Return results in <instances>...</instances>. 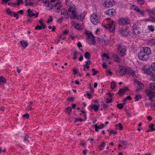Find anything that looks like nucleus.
<instances>
[{"instance_id": "obj_16", "label": "nucleus", "mask_w": 155, "mask_h": 155, "mask_svg": "<svg viewBox=\"0 0 155 155\" xmlns=\"http://www.w3.org/2000/svg\"><path fill=\"white\" fill-rule=\"evenodd\" d=\"M128 90V88L127 87H125V88H122L120 89L118 92L117 93L120 96H122V94H124L125 93L126 91Z\"/></svg>"}, {"instance_id": "obj_8", "label": "nucleus", "mask_w": 155, "mask_h": 155, "mask_svg": "<svg viewBox=\"0 0 155 155\" xmlns=\"http://www.w3.org/2000/svg\"><path fill=\"white\" fill-rule=\"evenodd\" d=\"M145 93L150 101H152V99L155 97V92L151 90H146Z\"/></svg>"}, {"instance_id": "obj_38", "label": "nucleus", "mask_w": 155, "mask_h": 155, "mask_svg": "<svg viewBox=\"0 0 155 155\" xmlns=\"http://www.w3.org/2000/svg\"><path fill=\"white\" fill-rule=\"evenodd\" d=\"M92 72H93V73L92 74L93 76L99 73V71H97L95 70L94 68L92 69Z\"/></svg>"}, {"instance_id": "obj_30", "label": "nucleus", "mask_w": 155, "mask_h": 155, "mask_svg": "<svg viewBox=\"0 0 155 155\" xmlns=\"http://www.w3.org/2000/svg\"><path fill=\"white\" fill-rule=\"evenodd\" d=\"M149 43L150 45H155V40L153 39H150L149 41Z\"/></svg>"}, {"instance_id": "obj_20", "label": "nucleus", "mask_w": 155, "mask_h": 155, "mask_svg": "<svg viewBox=\"0 0 155 155\" xmlns=\"http://www.w3.org/2000/svg\"><path fill=\"white\" fill-rule=\"evenodd\" d=\"M100 106L99 104H93L91 105V107L93 109L95 112L98 111Z\"/></svg>"}, {"instance_id": "obj_59", "label": "nucleus", "mask_w": 155, "mask_h": 155, "mask_svg": "<svg viewBox=\"0 0 155 155\" xmlns=\"http://www.w3.org/2000/svg\"><path fill=\"white\" fill-rule=\"evenodd\" d=\"M150 18L152 19V20H151V21L154 22H155V18L153 17V16H150L149 17Z\"/></svg>"}, {"instance_id": "obj_25", "label": "nucleus", "mask_w": 155, "mask_h": 155, "mask_svg": "<svg viewBox=\"0 0 155 155\" xmlns=\"http://www.w3.org/2000/svg\"><path fill=\"white\" fill-rule=\"evenodd\" d=\"M143 87H144L143 84H142V85H140V86H137V88L136 89V91L137 92H138L139 91L142 90L143 88Z\"/></svg>"}, {"instance_id": "obj_13", "label": "nucleus", "mask_w": 155, "mask_h": 155, "mask_svg": "<svg viewBox=\"0 0 155 155\" xmlns=\"http://www.w3.org/2000/svg\"><path fill=\"white\" fill-rule=\"evenodd\" d=\"M106 14L107 15L113 16L116 15V12L115 10L113 9H108L106 12Z\"/></svg>"}, {"instance_id": "obj_41", "label": "nucleus", "mask_w": 155, "mask_h": 155, "mask_svg": "<svg viewBox=\"0 0 155 155\" xmlns=\"http://www.w3.org/2000/svg\"><path fill=\"white\" fill-rule=\"evenodd\" d=\"M135 83H137L138 85V86H140L142 85V84H143L141 82L138 81L137 79H135Z\"/></svg>"}, {"instance_id": "obj_36", "label": "nucleus", "mask_w": 155, "mask_h": 155, "mask_svg": "<svg viewBox=\"0 0 155 155\" xmlns=\"http://www.w3.org/2000/svg\"><path fill=\"white\" fill-rule=\"evenodd\" d=\"M116 87V84L115 82L112 81L111 83L110 87L111 89H114Z\"/></svg>"}, {"instance_id": "obj_28", "label": "nucleus", "mask_w": 155, "mask_h": 155, "mask_svg": "<svg viewBox=\"0 0 155 155\" xmlns=\"http://www.w3.org/2000/svg\"><path fill=\"white\" fill-rule=\"evenodd\" d=\"M154 125L153 124H150L149 126V127L150 128V130L151 131H155V128H154Z\"/></svg>"}, {"instance_id": "obj_55", "label": "nucleus", "mask_w": 155, "mask_h": 155, "mask_svg": "<svg viewBox=\"0 0 155 155\" xmlns=\"http://www.w3.org/2000/svg\"><path fill=\"white\" fill-rule=\"evenodd\" d=\"M42 28V27L41 26H39V25H38L36 26L35 28V29L37 30H40Z\"/></svg>"}, {"instance_id": "obj_27", "label": "nucleus", "mask_w": 155, "mask_h": 155, "mask_svg": "<svg viewBox=\"0 0 155 155\" xmlns=\"http://www.w3.org/2000/svg\"><path fill=\"white\" fill-rule=\"evenodd\" d=\"M6 12L9 15L12 16L13 15L14 12L11 11L9 8H7L6 10Z\"/></svg>"}, {"instance_id": "obj_57", "label": "nucleus", "mask_w": 155, "mask_h": 155, "mask_svg": "<svg viewBox=\"0 0 155 155\" xmlns=\"http://www.w3.org/2000/svg\"><path fill=\"white\" fill-rule=\"evenodd\" d=\"M116 131L114 130H110V134H116Z\"/></svg>"}, {"instance_id": "obj_19", "label": "nucleus", "mask_w": 155, "mask_h": 155, "mask_svg": "<svg viewBox=\"0 0 155 155\" xmlns=\"http://www.w3.org/2000/svg\"><path fill=\"white\" fill-rule=\"evenodd\" d=\"M54 7L57 10L56 12L57 13H58L59 12V10L61 7V3L59 2H57L55 5H54Z\"/></svg>"}, {"instance_id": "obj_42", "label": "nucleus", "mask_w": 155, "mask_h": 155, "mask_svg": "<svg viewBox=\"0 0 155 155\" xmlns=\"http://www.w3.org/2000/svg\"><path fill=\"white\" fill-rule=\"evenodd\" d=\"M116 126L119 127L120 130H122L123 128L121 124L120 123H119L118 124L116 125Z\"/></svg>"}, {"instance_id": "obj_52", "label": "nucleus", "mask_w": 155, "mask_h": 155, "mask_svg": "<svg viewBox=\"0 0 155 155\" xmlns=\"http://www.w3.org/2000/svg\"><path fill=\"white\" fill-rule=\"evenodd\" d=\"M23 2V0H17V3L16 4L18 6H19L21 3Z\"/></svg>"}, {"instance_id": "obj_29", "label": "nucleus", "mask_w": 155, "mask_h": 155, "mask_svg": "<svg viewBox=\"0 0 155 155\" xmlns=\"http://www.w3.org/2000/svg\"><path fill=\"white\" fill-rule=\"evenodd\" d=\"M21 137L24 139V140L25 142H28V137L26 134H25L24 135L21 136Z\"/></svg>"}, {"instance_id": "obj_11", "label": "nucleus", "mask_w": 155, "mask_h": 155, "mask_svg": "<svg viewBox=\"0 0 155 155\" xmlns=\"http://www.w3.org/2000/svg\"><path fill=\"white\" fill-rule=\"evenodd\" d=\"M133 32L134 34L137 35L140 33V31L139 30V27L138 26L134 24L132 27Z\"/></svg>"}, {"instance_id": "obj_17", "label": "nucleus", "mask_w": 155, "mask_h": 155, "mask_svg": "<svg viewBox=\"0 0 155 155\" xmlns=\"http://www.w3.org/2000/svg\"><path fill=\"white\" fill-rule=\"evenodd\" d=\"M94 125V126L95 130L97 132H99V130L98 129H101L103 128L105 126V125L103 124H101L100 126H98L97 124H95Z\"/></svg>"}, {"instance_id": "obj_46", "label": "nucleus", "mask_w": 155, "mask_h": 155, "mask_svg": "<svg viewBox=\"0 0 155 155\" xmlns=\"http://www.w3.org/2000/svg\"><path fill=\"white\" fill-rule=\"evenodd\" d=\"M25 6H27L28 5L32 6L33 5V4L32 3L30 2L29 3H28L27 2V0H25Z\"/></svg>"}, {"instance_id": "obj_53", "label": "nucleus", "mask_w": 155, "mask_h": 155, "mask_svg": "<svg viewBox=\"0 0 155 155\" xmlns=\"http://www.w3.org/2000/svg\"><path fill=\"white\" fill-rule=\"evenodd\" d=\"M17 13L23 15L24 14V11L22 10H20L17 12Z\"/></svg>"}, {"instance_id": "obj_62", "label": "nucleus", "mask_w": 155, "mask_h": 155, "mask_svg": "<svg viewBox=\"0 0 155 155\" xmlns=\"http://www.w3.org/2000/svg\"><path fill=\"white\" fill-rule=\"evenodd\" d=\"M102 66L104 68H106L107 65L105 62H104L102 64Z\"/></svg>"}, {"instance_id": "obj_54", "label": "nucleus", "mask_w": 155, "mask_h": 155, "mask_svg": "<svg viewBox=\"0 0 155 155\" xmlns=\"http://www.w3.org/2000/svg\"><path fill=\"white\" fill-rule=\"evenodd\" d=\"M112 101V99H111L109 100L108 98H107V100L105 101V103L106 104H108V103H110Z\"/></svg>"}, {"instance_id": "obj_48", "label": "nucleus", "mask_w": 155, "mask_h": 155, "mask_svg": "<svg viewBox=\"0 0 155 155\" xmlns=\"http://www.w3.org/2000/svg\"><path fill=\"white\" fill-rule=\"evenodd\" d=\"M27 12H28V16H30L31 15V13H32V10L30 9V8H29L27 10Z\"/></svg>"}, {"instance_id": "obj_15", "label": "nucleus", "mask_w": 155, "mask_h": 155, "mask_svg": "<svg viewBox=\"0 0 155 155\" xmlns=\"http://www.w3.org/2000/svg\"><path fill=\"white\" fill-rule=\"evenodd\" d=\"M142 70L144 73L147 75H150L152 73V71L150 68H147L146 66H144L142 68Z\"/></svg>"}, {"instance_id": "obj_60", "label": "nucleus", "mask_w": 155, "mask_h": 155, "mask_svg": "<svg viewBox=\"0 0 155 155\" xmlns=\"http://www.w3.org/2000/svg\"><path fill=\"white\" fill-rule=\"evenodd\" d=\"M91 61H85V64H84L85 65H87L88 66V65H90L91 64Z\"/></svg>"}, {"instance_id": "obj_33", "label": "nucleus", "mask_w": 155, "mask_h": 155, "mask_svg": "<svg viewBox=\"0 0 155 155\" xmlns=\"http://www.w3.org/2000/svg\"><path fill=\"white\" fill-rule=\"evenodd\" d=\"M148 30L151 31L152 32L153 31L155 30L154 26H153L152 25L148 26Z\"/></svg>"}, {"instance_id": "obj_21", "label": "nucleus", "mask_w": 155, "mask_h": 155, "mask_svg": "<svg viewBox=\"0 0 155 155\" xmlns=\"http://www.w3.org/2000/svg\"><path fill=\"white\" fill-rule=\"evenodd\" d=\"M20 43L23 48H25L28 45V42L24 40L20 41Z\"/></svg>"}, {"instance_id": "obj_4", "label": "nucleus", "mask_w": 155, "mask_h": 155, "mask_svg": "<svg viewBox=\"0 0 155 155\" xmlns=\"http://www.w3.org/2000/svg\"><path fill=\"white\" fill-rule=\"evenodd\" d=\"M85 34L87 36L86 38L87 41L89 44H91L93 45H95L96 41L95 40L94 37L92 35V34L91 33L86 32Z\"/></svg>"}, {"instance_id": "obj_45", "label": "nucleus", "mask_w": 155, "mask_h": 155, "mask_svg": "<svg viewBox=\"0 0 155 155\" xmlns=\"http://www.w3.org/2000/svg\"><path fill=\"white\" fill-rule=\"evenodd\" d=\"M13 16L14 17H15L17 19H18L19 18V16L18 15V13H17V12L16 13L14 12Z\"/></svg>"}, {"instance_id": "obj_37", "label": "nucleus", "mask_w": 155, "mask_h": 155, "mask_svg": "<svg viewBox=\"0 0 155 155\" xmlns=\"http://www.w3.org/2000/svg\"><path fill=\"white\" fill-rule=\"evenodd\" d=\"M66 110L68 114H70L71 111V107H68L66 108Z\"/></svg>"}, {"instance_id": "obj_10", "label": "nucleus", "mask_w": 155, "mask_h": 155, "mask_svg": "<svg viewBox=\"0 0 155 155\" xmlns=\"http://www.w3.org/2000/svg\"><path fill=\"white\" fill-rule=\"evenodd\" d=\"M114 4V0H107L104 2L103 5L107 8H109L113 6Z\"/></svg>"}, {"instance_id": "obj_63", "label": "nucleus", "mask_w": 155, "mask_h": 155, "mask_svg": "<svg viewBox=\"0 0 155 155\" xmlns=\"http://www.w3.org/2000/svg\"><path fill=\"white\" fill-rule=\"evenodd\" d=\"M77 46L79 48H81L82 47L81 44L80 42H79L77 44Z\"/></svg>"}, {"instance_id": "obj_44", "label": "nucleus", "mask_w": 155, "mask_h": 155, "mask_svg": "<svg viewBox=\"0 0 155 155\" xmlns=\"http://www.w3.org/2000/svg\"><path fill=\"white\" fill-rule=\"evenodd\" d=\"M151 68L152 69L155 71V62L152 63L151 65Z\"/></svg>"}, {"instance_id": "obj_3", "label": "nucleus", "mask_w": 155, "mask_h": 155, "mask_svg": "<svg viewBox=\"0 0 155 155\" xmlns=\"http://www.w3.org/2000/svg\"><path fill=\"white\" fill-rule=\"evenodd\" d=\"M68 15L72 19H74L77 17V11L74 7H70L68 9Z\"/></svg>"}, {"instance_id": "obj_24", "label": "nucleus", "mask_w": 155, "mask_h": 155, "mask_svg": "<svg viewBox=\"0 0 155 155\" xmlns=\"http://www.w3.org/2000/svg\"><path fill=\"white\" fill-rule=\"evenodd\" d=\"M91 54L88 52H86L84 54V57L86 59H91Z\"/></svg>"}, {"instance_id": "obj_23", "label": "nucleus", "mask_w": 155, "mask_h": 155, "mask_svg": "<svg viewBox=\"0 0 155 155\" xmlns=\"http://www.w3.org/2000/svg\"><path fill=\"white\" fill-rule=\"evenodd\" d=\"M112 56L114 61L118 62H120V59L119 58L117 54H114Z\"/></svg>"}, {"instance_id": "obj_32", "label": "nucleus", "mask_w": 155, "mask_h": 155, "mask_svg": "<svg viewBox=\"0 0 155 155\" xmlns=\"http://www.w3.org/2000/svg\"><path fill=\"white\" fill-rule=\"evenodd\" d=\"M142 98V96L138 94L137 95L134 97L135 101H138V100Z\"/></svg>"}, {"instance_id": "obj_2", "label": "nucleus", "mask_w": 155, "mask_h": 155, "mask_svg": "<svg viewBox=\"0 0 155 155\" xmlns=\"http://www.w3.org/2000/svg\"><path fill=\"white\" fill-rule=\"evenodd\" d=\"M130 20L128 18L125 17L119 18L118 22L119 25L123 26L130 24Z\"/></svg>"}, {"instance_id": "obj_6", "label": "nucleus", "mask_w": 155, "mask_h": 155, "mask_svg": "<svg viewBox=\"0 0 155 155\" xmlns=\"http://www.w3.org/2000/svg\"><path fill=\"white\" fill-rule=\"evenodd\" d=\"M99 18L97 15L93 14L91 16V21L93 24L96 25L99 22Z\"/></svg>"}, {"instance_id": "obj_39", "label": "nucleus", "mask_w": 155, "mask_h": 155, "mask_svg": "<svg viewBox=\"0 0 155 155\" xmlns=\"http://www.w3.org/2000/svg\"><path fill=\"white\" fill-rule=\"evenodd\" d=\"M150 78L152 81H155V74H153L151 75Z\"/></svg>"}, {"instance_id": "obj_50", "label": "nucleus", "mask_w": 155, "mask_h": 155, "mask_svg": "<svg viewBox=\"0 0 155 155\" xmlns=\"http://www.w3.org/2000/svg\"><path fill=\"white\" fill-rule=\"evenodd\" d=\"M102 56L103 57L106 58L107 59H109V56L105 53H104L102 54Z\"/></svg>"}, {"instance_id": "obj_26", "label": "nucleus", "mask_w": 155, "mask_h": 155, "mask_svg": "<svg viewBox=\"0 0 155 155\" xmlns=\"http://www.w3.org/2000/svg\"><path fill=\"white\" fill-rule=\"evenodd\" d=\"M50 2H48V3L46 5L47 7L50 8L49 9L51 10L53 8L54 5L50 3Z\"/></svg>"}, {"instance_id": "obj_18", "label": "nucleus", "mask_w": 155, "mask_h": 155, "mask_svg": "<svg viewBox=\"0 0 155 155\" xmlns=\"http://www.w3.org/2000/svg\"><path fill=\"white\" fill-rule=\"evenodd\" d=\"M127 73L130 74L132 77L134 76L135 71L134 70L129 68H127Z\"/></svg>"}, {"instance_id": "obj_40", "label": "nucleus", "mask_w": 155, "mask_h": 155, "mask_svg": "<svg viewBox=\"0 0 155 155\" xmlns=\"http://www.w3.org/2000/svg\"><path fill=\"white\" fill-rule=\"evenodd\" d=\"M39 13L38 12H36L35 13H32L30 17H31L32 16H35L36 18H37L38 15Z\"/></svg>"}, {"instance_id": "obj_34", "label": "nucleus", "mask_w": 155, "mask_h": 155, "mask_svg": "<svg viewBox=\"0 0 155 155\" xmlns=\"http://www.w3.org/2000/svg\"><path fill=\"white\" fill-rule=\"evenodd\" d=\"M124 105L123 104L120 103L117 104V107L119 109H121L123 108Z\"/></svg>"}, {"instance_id": "obj_31", "label": "nucleus", "mask_w": 155, "mask_h": 155, "mask_svg": "<svg viewBox=\"0 0 155 155\" xmlns=\"http://www.w3.org/2000/svg\"><path fill=\"white\" fill-rule=\"evenodd\" d=\"M132 6L134 7L133 8L134 10L136 11L137 12H140V9L137 6L134 5H132Z\"/></svg>"}, {"instance_id": "obj_1", "label": "nucleus", "mask_w": 155, "mask_h": 155, "mask_svg": "<svg viewBox=\"0 0 155 155\" xmlns=\"http://www.w3.org/2000/svg\"><path fill=\"white\" fill-rule=\"evenodd\" d=\"M151 54L150 49L148 47H144L141 48V51L138 54V57L140 60L146 61L149 59Z\"/></svg>"}, {"instance_id": "obj_35", "label": "nucleus", "mask_w": 155, "mask_h": 155, "mask_svg": "<svg viewBox=\"0 0 155 155\" xmlns=\"http://www.w3.org/2000/svg\"><path fill=\"white\" fill-rule=\"evenodd\" d=\"M150 87L152 89L155 91V83H152L150 84Z\"/></svg>"}, {"instance_id": "obj_14", "label": "nucleus", "mask_w": 155, "mask_h": 155, "mask_svg": "<svg viewBox=\"0 0 155 155\" xmlns=\"http://www.w3.org/2000/svg\"><path fill=\"white\" fill-rule=\"evenodd\" d=\"M61 15H63L64 17L66 19H67L68 17V12L66 9L64 8H62L61 10Z\"/></svg>"}, {"instance_id": "obj_22", "label": "nucleus", "mask_w": 155, "mask_h": 155, "mask_svg": "<svg viewBox=\"0 0 155 155\" xmlns=\"http://www.w3.org/2000/svg\"><path fill=\"white\" fill-rule=\"evenodd\" d=\"M6 82V80L4 77L0 76V85L4 84Z\"/></svg>"}, {"instance_id": "obj_51", "label": "nucleus", "mask_w": 155, "mask_h": 155, "mask_svg": "<svg viewBox=\"0 0 155 155\" xmlns=\"http://www.w3.org/2000/svg\"><path fill=\"white\" fill-rule=\"evenodd\" d=\"M53 19L52 17L51 16H50L49 19L47 21L48 23H49L52 22L53 21Z\"/></svg>"}, {"instance_id": "obj_9", "label": "nucleus", "mask_w": 155, "mask_h": 155, "mask_svg": "<svg viewBox=\"0 0 155 155\" xmlns=\"http://www.w3.org/2000/svg\"><path fill=\"white\" fill-rule=\"evenodd\" d=\"M120 33L124 37H127L130 34V31L125 28H121L119 31Z\"/></svg>"}, {"instance_id": "obj_58", "label": "nucleus", "mask_w": 155, "mask_h": 155, "mask_svg": "<svg viewBox=\"0 0 155 155\" xmlns=\"http://www.w3.org/2000/svg\"><path fill=\"white\" fill-rule=\"evenodd\" d=\"M90 68L89 66L85 65L84 66V71H86V69H89Z\"/></svg>"}, {"instance_id": "obj_12", "label": "nucleus", "mask_w": 155, "mask_h": 155, "mask_svg": "<svg viewBox=\"0 0 155 155\" xmlns=\"http://www.w3.org/2000/svg\"><path fill=\"white\" fill-rule=\"evenodd\" d=\"M127 68H125L122 66H120L119 68V71L120 74L121 75H125L127 73Z\"/></svg>"}, {"instance_id": "obj_7", "label": "nucleus", "mask_w": 155, "mask_h": 155, "mask_svg": "<svg viewBox=\"0 0 155 155\" xmlns=\"http://www.w3.org/2000/svg\"><path fill=\"white\" fill-rule=\"evenodd\" d=\"M114 21H110L108 22L107 24L103 25V24H102V25L106 28L109 29L110 31L112 32H114L115 31V27L114 25Z\"/></svg>"}, {"instance_id": "obj_5", "label": "nucleus", "mask_w": 155, "mask_h": 155, "mask_svg": "<svg viewBox=\"0 0 155 155\" xmlns=\"http://www.w3.org/2000/svg\"><path fill=\"white\" fill-rule=\"evenodd\" d=\"M117 49L119 51V53L122 56L125 55V52L126 51V47L122 44H119L117 46Z\"/></svg>"}, {"instance_id": "obj_61", "label": "nucleus", "mask_w": 155, "mask_h": 155, "mask_svg": "<svg viewBox=\"0 0 155 155\" xmlns=\"http://www.w3.org/2000/svg\"><path fill=\"white\" fill-rule=\"evenodd\" d=\"M68 100L69 101H73L74 100V98L73 97H71L70 98H68Z\"/></svg>"}, {"instance_id": "obj_49", "label": "nucleus", "mask_w": 155, "mask_h": 155, "mask_svg": "<svg viewBox=\"0 0 155 155\" xmlns=\"http://www.w3.org/2000/svg\"><path fill=\"white\" fill-rule=\"evenodd\" d=\"M102 105L104 108H107L109 107V105L104 102H103V104Z\"/></svg>"}, {"instance_id": "obj_47", "label": "nucleus", "mask_w": 155, "mask_h": 155, "mask_svg": "<svg viewBox=\"0 0 155 155\" xmlns=\"http://www.w3.org/2000/svg\"><path fill=\"white\" fill-rule=\"evenodd\" d=\"M87 95V98L89 99H91L92 95V94H89L88 92H87L86 94H84V96H85Z\"/></svg>"}, {"instance_id": "obj_56", "label": "nucleus", "mask_w": 155, "mask_h": 155, "mask_svg": "<svg viewBox=\"0 0 155 155\" xmlns=\"http://www.w3.org/2000/svg\"><path fill=\"white\" fill-rule=\"evenodd\" d=\"M82 14H80L79 15H77V17L76 18L77 19H81Z\"/></svg>"}, {"instance_id": "obj_64", "label": "nucleus", "mask_w": 155, "mask_h": 155, "mask_svg": "<svg viewBox=\"0 0 155 155\" xmlns=\"http://www.w3.org/2000/svg\"><path fill=\"white\" fill-rule=\"evenodd\" d=\"M150 12L155 15V8H153L151 10Z\"/></svg>"}, {"instance_id": "obj_43", "label": "nucleus", "mask_w": 155, "mask_h": 155, "mask_svg": "<svg viewBox=\"0 0 155 155\" xmlns=\"http://www.w3.org/2000/svg\"><path fill=\"white\" fill-rule=\"evenodd\" d=\"M22 117L27 119L29 117V114L28 113L25 114L23 115Z\"/></svg>"}]
</instances>
